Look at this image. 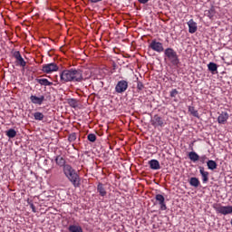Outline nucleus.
Returning a JSON list of instances; mask_svg holds the SVG:
<instances>
[{
	"instance_id": "1",
	"label": "nucleus",
	"mask_w": 232,
	"mask_h": 232,
	"mask_svg": "<svg viewBox=\"0 0 232 232\" xmlns=\"http://www.w3.org/2000/svg\"><path fill=\"white\" fill-rule=\"evenodd\" d=\"M92 77V73L90 71L82 73L81 69H67L63 70L60 72V81L62 84H66V82H82V81H86Z\"/></svg>"
},
{
	"instance_id": "2",
	"label": "nucleus",
	"mask_w": 232,
	"mask_h": 232,
	"mask_svg": "<svg viewBox=\"0 0 232 232\" xmlns=\"http://www.w3.org/2000/svg\"><path fill=\"white\" fill-rule=\"evenodd\" d=\"M63 171L69 182L72 184L73 188H81V177L70 164L65 165Z\"/></svg>"
},
{
	"instance_id": "3",
	"label": "nucleus",
	"mask_w": 232,
	"mask_h": 232,
	"mask_svg": "<svg viewBox=\"0 0 232 232\" xmlns=\"http://www.w3.org/2000/svg\"><path fill=\"white\" fill-rule=\"evenodd\" d=\"M165 55L169 59L172 64H179V56L177 55V52H175L172 48H167L165 50Z\"/></svg>"
},
{
	"instance_id": "4",
	"label": "nucleus",
	"mask_w": 232,
	"mask_h": 232,
	"mask_svg": "<svg viewBox=\"0 0 232 232\" xmlns=\"http://www.w3.org/2000/svg\"><path fill=\"white\" fill-rule=\"evenodd\" d=\"M42 71L44 72V73H52L53 72H58L59 66L55 63L44 64L42 67Z\"/></svg>"
},
{
	"instance_id": "5",
	"label": "nucleus",
	"mask_w": 232,
	"mask_h": 232,
	"mask_svg": "<svg viewBox=\"0 0 232 232\" xmlns=\"http://www.w3.org/2000/svg\"><path fill=\"white\" fill-rule=\"evenodd\" d=\"M13 57L15 59V65L16 66H21L22 68H24L26 66V62L21 55V53L19 51H15L13 53Z\"/></svg>"
},
{
	"instance_id": "6",
	"label": "nucleus",
	"mask_w": 232,
	"mask_h": 232,
	"mask_svg": "<svg viewBox=\"0 0 232 232\" xmlns=\"http://www.w3.org/2000/svg\"><path fill=\"white\" fill-rule=\"evenodd\" d=\"M128 90V81L121 80L117 82L115 86L116 93H124Z\"/></svg>"
},
{
	"instance_id": "7",
	"label": "nucleus",
	"mask_w": 232,
	"mask_h": 232,
	"mask_svg": "<svg viewBox=\"0 0 232 232\" xmlns=\"http://www.w3.org/2000/svg\"><path fill=\"white\" fill-rule=\"evenodd\" d=\"M30 101L33 104L41 106V105H43V102H44L46 101V98L44 97V95H40V96L31 95Z\"/></svg>"
},
{
	"instance_id": "8",
	"label": "nucleus",
	"mask_w": 232,
	"mask_h": 232,
	"mask_svg": "<svg viewBox=\"0 0 232 232\" xmlns=\"http://www.w3.org/2000/svg\"><path fill=\"white\" fill-rule=\"evenodd\" d=\"M218 213L221 215H231L232 213V207L231 206H219L216 208Z\"/></svg>"
},
{
	"instance_id": "9",
	"label": "nucleus",
	"mask_w": 232,
	"mask_h": 232,
	"mask_svg": "<svg viewBox=\"0 0 232 232\" xmlns=\"http://www.w3.org/2000/svg\"><path fill=\"white\" fill-rule=\"evenodd\" d=\"M164 196L158 194L156 195V201L158 204L160 206L161 211H166L168 209V207H166V202H165Z\"/></svg>"
},
{
	"instance_id": "10",
	"label": "nucleus",
	"mask_w": 232,
	"mask_h": 232,
	"mask_svg": "<svg viewBox=\"0 0 232 232\" xmlns=\"http://www.w3.org/2000/svg\"><path fill=\"white\" fill-rule=\"evenodd\" d=\"M227 119H229V114L227 112H221L218 117V124H226L227 122Z\"/></svg>"
},
{
	"instance_id": "11",
	"label": "nucleus",
	"mask_w": 232,
	"mask_h": 232,
	"mask_svg": "<svg viewBox=\"0 0 232 232\" xmlns=\"http://www.w3.org/2000/svg\"><path fill=\"white\" fill-rule=\"evenodd\" d=\"M199 173L202 176L203 184H207L209 180V172L204 170V167H199Z\"/></svg>"
},
{
	"instance_id": "12",
	"label": "nucleus",
	"mask_w": 232,
	"mask_h": 232,
	"mask_svg": "<svg viewBox=\"0 0 232 232\" xmlns=\"http://www.w3.org/2000/svg\"><path fill=\"white\" fill-rule=\"evenodd\" d=\"M150 48H151L152 50H154L155 52H159V53L164 52V47H163L162 44H161L160 43H159V42H152V43L150 44Z\"/></svg>"
},
{
	"instance_id": "13",
	"label": "nucleus",
	"mask_w": 232,
	"mask_h": 232,
	"mask_svg": "<svg viewBox=\"0 0 232 232\" xmlns=\"http://www.w3.org/2000/svg\"><path fill=\"white\" fill-rule=\"evenodd\" d=\"M55 162L57 166H60V168H63V169H64V166L68 165L66 164V160L61 155L56 156Z\"/></svg>"
},
{
	"instance_id": "14",
	"label": "nucleus",
	"mask_w": 232,
	"mask_h": 232,
	"mask_svg": "<svg viewBox=\"0 0 232 232\" xmlns=\"http://www.w3.org/2000/svg\"><path fill=\"white\" fill-rule=\"evenodd\" d=\"M188 26L189 34H195V32H197V30H198L197 24L195 23V21H193V19H190L188 22Z\"/></svg>"
},
{
	"instance_id": "15",
	"label": "nucleus",
	"mask_w": 232,
	"mask_h": 232,
	"mask_svg": "<svg viewBox=\"0 0 232 232\" xmlns=\"http://www.w3.org/2000/svg\"><path fill=\"white\" fill-rule=\"evenodd\" d=\"M97 191L99 192V195L101 197H106L108 195V192L106 191V188L104 187V184L99 183L97 185Z\"/></svg>"
},
{
	"instance_id": "16",
	"label": "nucleus",
	"mask_w": 232,
	"mask_h": 232,
	"mask_svg": "<svg viewBox=\"0 0 232 232\" xmlns=\"http://www.w3.org/2000/svg\"><path fill=\"white\" fill-rule=\"evenodd\" d=\"M152 124H153V126H163L164 121H162V118H160V116L155 115L152 118Z\"/></svg>"
},
{
	"instance_id": "17",
	"label": "nucleus",
	"mask_w": 232,
	"mask_h": 232,
	"mask_svg": "<svg viewBox=\"0 0 232 232\" xmlns=\"http://www.w3.org/2000/svg\"><path fill=\"white\" fill-rule=\"evenodd\" d=\"M150 169H160V163L157 160H151L149 161Z\"/></svg>"
},
{
	"instance_id": "18",
	"label": "nucleus",
	"mask_w": 232,
	"mask_h": 232,
	"mask_svg": "<svg viewBox=\"0 0 232 232\" xmlns=\"http://www.w3.org/2000/svg\"><path fill=\"white\" fill-rule=\"evenodd\" d=\"M37 82L41 84V86H53V82L48 81L46 78L36 79Z\"/></svg>"
},
{
	"instance_id": "19",
	"label": "nucleus",
	"mask_w": 232,
	"mask_h": 232,
	"mask_svg": "<svg viewBox=\"0 0 232 232\" xmlns=\"http://www.w3.org/2000/svg\"><path fill=\"white\" fill-rule=\"evenodd\" d=\"M188 159H189L192 162H197L198 160H199L200 156H198L197 152L191 151V152L188 153Z\"/></svg>"
},
{
	"instance_id": "20",
	"label": "nucleus",
	"mask_w": 232,
	"mask_h": 232,
	"mask_svg": "<svg viewBox=\"0 0 232 232\" xmlns=\"http://www.w3.org/2000/svg\"><path fill=\"white\" fill-rule=\"evenodd\" d=\"M69 232H82V227L77 225H71L68 227Z\"/></svg>"
},
{
	"instance_id": "21",
	"label": "nucleus",
	"mask_w": 232,
	"mask_h": 232,
	"mask_svg": "<svg viewBox=\"0 0 232 232\" xmlns=\"http://www.w3.org/2000/svg\"><path fill=\"white\" fill-rule=\"evenodd\" d=\"M189 184L193 188H198V186H200V180H198V178H190Z\"/></svg>"
},
{
	"instance_id": "22",
	"label": "nucleus",
	"mask_w": 232,
	"mask_h": 232,
	"mask_svg": "<svg viewBox=\"0 0 232 232\" xmlns=\"http://www.w3.org/2000/svg\"><path fill=\"white\" fill-rule=\"evenodd\" d=\"M208 68L211 73H215L218 70V66L215 63H209Z\"/></svg>"
},
{
	"instance_id": "23",
	"label": "nucleus",
	"mask_w": 232,
	"mask_h": 232,
	"mask_svg": "<svg viewBox=\"0 0 232 232\" xmlns=\"http://www.w3.org/2000/svg\"><path fill=\"white\" fill-rule=\"evenodd\" d=\"M67 102L71 108H77L79 106V103L77 102L76 99L71 98L67 100Z\"/></svg>"
},
{
	"instance_id": "24",
	"label": "nucleus",
	"mask_w": 232,
	"mask_h": 232,
	"mask_svg": "<svg viewBox=\"0 0 232 232\" xmlns=\"http://www.w3.org/2000/svg\"><path fill=\"white\" fill-rule=\"evenodd\" d=\"M207 166L208 168V169H217V162L213 160H209L208 162H207Z\"/></svg>"
},
{
	"instance_id": "25",
	"label": "nucleus",
	"mask_w": 232,
	"mask_h": 232,
	"mask_svg": "<svg viewBox=\"0 0 232 232\" xmlns=\"http://www.w3.org/2000/svg\"><path fill=\"white\" fill-rule=\"evenodd\" d=\"M6 135L9 137V139H14L17 135V131L14 129H10L6 131Z\"/></svg>"
},
{
	"instance_id": "26",
	"label": "nucleus",
	"mask_w": 232,
	"mask_h": 232,
	"mask_svg": "<svg viewBox=\"0 0 232 232\" xmlns=\"http://www.w3.org/2000/svg\"><path fill=\"white\" fill-rule=\"evenodd\" d=\"M34 117L35 121H43V119H44V114H43V112H34Z\"/></svg>"
},
{
	"instance_id": "27",
	"label": "nucleus",
	"mask_w": 232,
	"mask_h": 232,
	"mask_svg": "<svg viewBox=\"0 0 232 232\" xmlns=\"http://www.w3.org/2000/svg\"><path fill=\"white\" fill-rule=\"evenodd\" d=\"M188 111L193 115V117H198V111L195 110V107H188Z\"/></svg>"
},
{
	"instance_id": "28",
	"label": "nucleus",
	"mask_w": 232,
	"mask_h": 232,
	"mask_svg": "<svg viewBox=\"0 0 232 232\" xmlns=\"http://www.w3.org/2000/svg\"><path fill=\"white\" fill-rule=\"evenodd\" d=\"M88 140H90V142H95V140H97V136L93 133H90L87 136Z\"/></svg>"
},
{
	"instance_id": "29",
	"label": "nucleus",
	"mask_w": 232,
	"mask_h": 232,
	"mask_svg": "<svg viewBox=\"0 0 232 232\" xmlns=\"http://www.w3.org/2000/svg\"><path fill=\"white\" fill-rule=\"evenodd\" d=\"M76 140H77V134L76 133H72L68 137L69 142H75Z\"/></svg>"
},
{
	"instance_id": "30",
	"label": "nucleus",
	"mask_w": 232,
	"mask_h": 232,
	"mask_svg": "<svg viewBox=\"0 0 232 232\" xmlns=\"http://www.w3.org/2000/svg\"><path fill=\"white\" fill-rule=\"evenodd\" d=\"M207 15L209 17V19H213V17H215V9L207 11Z\"/></svg>"
},
{
	"instance_id": "31",
	"label": "nucleus",
	"mask_w": 232,
	"mask_h": 232,
	"mask_svg": "<svg viewBox=\"0 0 232 232\" xmlns=\"http://www.w3.org/2000/svg\"><path fill=\"white\" fill-rule=\"evenodd\" d=\"M137 90L138 92H142V90H144V83H142V82L138 81Z\"/></svg>"
},
{
	"instance_id": "32",
	"label": "nucleus",
	"mask_w": 232,
	"mask_h": 232,
	"mask_svg": "<svg viewBox=\"0 0 232 232\" xmlns=\"http://www.w3.org/2000/svg\"><path fill=\"white\" fill-rule=\"evenodd\" d=\"M33 213H37V209L35 208V205H34V203L32 201L28 202Z\"/></svg>"
},
{
	"instance_id": "33",
	"label": "nucleus",
	"mask_w": 232,
	"mask_h": 232,
	"mask_svg": "<svg viewBox=\"0 0 232 232\" xmlns=\"http://www.w3.org/2000/svg\"><path fill=\"white\" fill-rule=\"evenodd\" d=\"M206 160H208V156L202 155L199 157V162H201V164H206Z\"/></svg>"
},
{
	"instance_id": "34",
	"label": "nucleus",
	"mask_w": 232,
	"mask_h": 232,
	"mask_svg": "<svg viewBox=\"0 0 232 232\" xmlns=\"http://www.w3.org/2000/svg\"><path fill=\"white\" fill-rule=\"evenodd\" d=\"M177 95H179V91H177V89H173L170 92V97L175 98V97H177Z\"/></svg>"
},
{
	"instance_id": "35",
	"label": "nucleus",
	"mask_w": 232,
	"mask_h": 232,
	"mask_svg": "<svg viewBox=\"0 0 232 232\" xmlns=\"http://www.w3.org/2000/svg\"><path fill=\"white\" fill-rule=\"evenodd\" d=\"M89 1L92 2V3H99V2H101L102 0H89Z\"/></svg>"
},
{
	"instance_id": "36",
	"label": "nucleus",
	"mask_w": 232,
	"mask_h": 232,
	"mask_svg": "<svg viewBox=\"0 0 232 232\" xmlns=\"http://www.w3.org/2000/svg\"><path fill=\"white\" fill-rule=\"evenodd\" d=\"M139 3H141L142 5H146V0H138Z\"/></svg>"
},
{
	"instance_id": "37",
	"label": "nucleus",
	"mask_w": 232,
	"mask_h": 232,
	"mask_svg": "<svg viewBox=\"0 0 232 232\" xmlns=\"http://www.w3.org/2000/svg\"><path fill=\"white\" fill-rule=\"evenodd\" d=\"M149 0H146V3H148Z\"/></svg>"
}]
</instances>
